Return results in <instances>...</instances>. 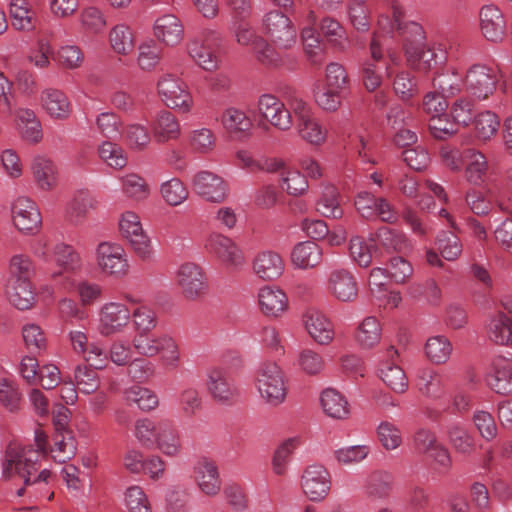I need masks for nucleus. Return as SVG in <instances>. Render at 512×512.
<instances>
[{
	"mask_svg": "<svg viewBox=\"0 0 512 512\" xmlns=\"http://www.w3.org/2000/svg\"><path fill=\"white\" fill-rule=\"evenodd\" d=\"M393 486V475L387 471L377 470L367 477L364 490L369 499L383 500L391 495Z\"/></svg>",
	"mask_w": 512,
	"mask_h": 512,
	"instance_id": "29",
	"label": "nucleus"
},
{
	"mask_svg": "<svg viewBox=\"0 0 512 512\" xmlns=\"http://www.w3.org/2000/svg\"><path fill=\"white\" fill-rule=\"evenodd\" d=\"M55 262L65 272H76L80 270L82 261L79 253L71 246L65 243H58L54 250Z\"/></svg>",
	"mask_w": 512,
	"mask_h": 512,
	"instance_id": "40",
	"label": "nucleus"
},
{
	"mask_svg": "<svg viewBox=\"0 0 512 512\" xmlns=\"http://www.w3.org/2000/svg\"><path fill=\"white\" fill-rule=\"evenodd\" d=\"M110 42L112 48L119 54L126 55L134 48L132 32L126 25H117L112 29Z\"/></svg>",
	"mask_w": 512,
	"mask_h": 512,
	"instance_id": "53",
	"label": "nucleus"
},
{
	"mask_svg": "<svg viewBox=\"0 0 512 512\" xmlns=\"http://www.w3.org/2000/svg\"><path fill=\"white\" fill-rule=\"evenodd\" d=\"M321 405L326 413L334 419H346L350 414V407L346 398L335 389L328 388L322 392Z\"/></svg>",
	"mask_w": 512,
	"mask_h": 512,
	"instance_id": "32",
	"label": "nucleus"
},
{
	"mask_svg": "<svg viewBox=\"0 0 512 512\" xmlns=\"http://www.w3.org/2000/svg\"><path fill=\"white\" fill-rule=\"evenodd\" d=\"M193 186L195 191L211 202H223L227 197V184L218 175L201 171L194 176Z\"/></svg>",
	"mask_w": 512,
	"mask_h": 512,
	"instance_id": "15",
	"label": "nucleus"
},
{
	"mask_svg": "<svg viewBox=\"0 0 512 512\" xmlns=\"http://www.w3.org/2000/svg\"><path fill=\"white\" fill-rule=\"evenodd\" d=\"M387 357L390 361L380 364L379 376L381 380L394 392L404 393L408 388V380L403 369L395 364V358L398 357V351L394 346L387 349Z\"/></svg>",
	"mask_w": 512,
	"mask_h": 512,
	"instance_id": "20",
	"label": "nucleus"
},
{
	"mask_svg": "<svg viewBox=\"0 0 512 512\" xmlns=\"http://www.w3.org/2000/svg\"><path fill=\"white\" fill-rule=\"evenodd\" d=\"M42 102L47 113L54 118H66L70 113V103L60 90H45L42 94Z\"/></svg>",
	"mask_w": 512,
	"mask_h": 512,
	"instance_id": "36",
	"label": "nucleus"
},
{
	"mask_svg": "<svg viewBox=\"0 0 512 512\" xmlns=\"http://www.w3.org/2000/svg\"><path fill=\"white\" fill-rule=\"evenodd\" d=\"M257 388L261 397L270 405L278 406L287 395L283 372L273 362L260 366L257 374Z\"/></svg>",
	"mask_w": 512,
	"mask_h": 512,
	"instance_id": "2",
	"label": "nucleus"
},
{
	"mask_svg": "<svg viewBox=\"0 0 512 512\" xmlns=\"http://www.w3.org/2000/svg\"><path fill=\"white\" fill-rule=\"evenodd\" d=\"M488 335L491 341L498 345L512 344V320L504 312L495 313L488 325Z\"/></svg>",
	"mask_w": 512,
	"mask_h": 512,
	"instance_id": "33",
	"label": "nucleus"
},
{
	"mask_svg": "<svg viewBox=\"0 0 512 512\" xmlns=\"http://www.w3.org/2000/svg\"><path fill=\"white\" fill-rule=\"evenodd\" d=\"M479 17L482 35L490 42H501L506 34V21L501 10L494 5H485Z\"/></svg>",
	"mask_w": 512,
	"mask_h": 512,
	"instance_id": "16",
	"label": "nucleus"
},
{
	"mask_svg": "<svg viewBox=\"0 0 512 512\" xmlns=\"http://www.w3.org/2000/svg\"><path fill=\"white\" fill-rule=\"evenodd\" d=\"M8 297L12 305L19 310H28L36 302L35 292L29 279H11L8 287Z\"/></svg>",
	"mask_w": 512,
	"mask_h": 512,
	"instance_id": "30",
	"label": "nucleus"
},
{
	"mask_svg": "<svg viewBox=\"0 0 512 512\" xmlns=\"http://www.w3.org/2000/svg\"><path fill=\"white\" fill-rule=\"evenodd\" d=\"M161 194L171 206H177L188 197V191L178 178H172L161 185Z\"/></svg>",
	"mask_w": 512,
	"mask_h": 512,
	"instance_id": "57",
	"label": "nucleus"
},
{
	"mask_svg": "<svg viewBox=\"0 0 512 512\" xmlns=\"http://www.w3.org/2000/svg\"><path fill=\"white\" fill-rule=\"evenodd\" d=\"M97 262L102 271L111 275H124L128 269L123 249L116 244L102 242L97 247Z\"/></svg>",
	"mask_w": 512,
	"mask_h": 512,
	"instance_id": "17",
	"label": "nucleus"
},
{
	"mask_svg": "<svg viewBox=\"0 0 512 512\" xmlns=\"http://www.w3.org/2000/svg\"><path fill=\"white\" fill-rule=\"evenodd\" d=\"M474 126L476 136L481 140H488L497 133L500 120L494 112L484 111L474 118Z\"/></svg>",
	"mask_w": 512,
	"mask_h": 512,
	"instance_id": "49",
	"label": "nucleus"
},
{
	"mask_svg": "<svg viewBox=\"0 0 512 512\" xmlns=\"http://www.w3.org/2000/svg\"><path fill=\"white\" fill-rule=\"evenodd\" d=\"M406 61L408 65L419 72H429L445 61V54L441 49L427 47L426 42L420 47L407 49Z\"/></svg>",
	"mask_w": 512,
	"mask_h": 512,
	"instance_id": "18",
	"label": "nucleus"
},
{
	"mask_svg": "<svg viewBox=\"0 0 512 512\" xmlns=\"http://www.w3.org/2000/svg\"><path fill=\"white\" fill-rule=\"evenodd\" d=\"M467 91L478 99H486L496 88L494 71L486 65L471 66L465 76Z\"/></svg>",
	"mask_w": 512,
	"mask_h": 512,
	"instance_id": "11",
	"label": "nucleus"
},
{
	"mask_svg": "<svg viewBox=\"0 0 512 512\" xmlns=\"http://www.w3.org/2000/svg\"><path fill=\"white\" fill-rule=\"evenodd\" d=\"M12 25L18 30H32L35 22L27 0H12L10 3Z\"/></svg>",
	"mask_w": 512,
	"mask_h": 512,
	"instance_id": "42",
	"label": "nucleus"
},
{
	"mask_svg": "<svg viewBox=\"0 0 512 512\" xmlns=\"http://www.w3.org/2000/svg\"><path fill=\"white\" fill-rule=\"evenodd\" d=\"M195 477L203 493L208 496H214L219 493L221 481L218 468L213 461L206 458L199 460L195 466Z\"/></svg>",
	"mask_w": 512,
	"mask_h": 512,
	"instance_id": "27",
	"label": "nucleus"
},
{
	"mask_svg": "<svg viewBox=\"0 0 512 512\" xmlns=\"http://www.w3.org/2000/svg\"><path fill=\"white\" fill-rule=\"evenodd\" d=\"M77 446L76 440L72 432L66 434H55L54 448L51 450L55 452L54 460L58 463H65L76 454Z\"/></svg>",
	"mask_w": 512,
	"mask_h": 512,
	"instance_id": "51",
	"label": "nucleus"
},
{
	"mask_svg": "<svg viewBox=\"0 0 512 512\" xmlns=\"http://www.w3.org/2000/svg\"><path fill=\"white\" fill-rule=\"evenodd\" d=\"M488 165L485 156L480 153L473 154V160L467 165L465 176L469 183L480 185L484 182Z\"/></svg>",
	"mask_w": 512,
	"mask_h": 512,
	"instance_id": "62",
	"label": "nucleus"
},
{
	"mask_svg": "<svg viewBox=\"0 0 512 512\" xmlns=\"http://www.w3.org/2000/svg\"><path fill=\"white\" fill-rule=\"evenodd\" d=\"M322 250L314 241L298 243L291 254L292 262L302 269L312 268L321 262Z\"/></svg>",
	"mask_w": 512,
	"mask_h": 512,
	"instance_id": "31",
	"label": "nucleus"
},
{
	"mask_svg": "<svg viewBox=\"0 0 512 512\" xmlns=\"http://www.w3.org/2000/svg\"><path fill=\"white\" fill-rule=\"evenodd\" d=\"M303 318L307 332L318 344L328 345L333 340V325L322 312L310 309Z\"/></svg>",
	"mask_w": 512,
	"mask_h": 512,
	"instance_id": "23",
	"label": "nucleus"
},
{
	"mask_svg": "<svg viewBox=\"0 0 512 512\" xmlns=\"http://www.w3.org/2000/svg\"><path fill=\"white\" fill-rule=\"evenodd\" d=\"M222 123L230 132H246L250 130L252 123L244 112L230 108L222 115Z\"/></svg>",
	"mask_w": 512,
	"mask_h": 512,
	"instance_id": "59",
	"label": "nucleus"
},
{
	"mask_svg": "<svg viewBox=\"0 0 512 512\" xmlns=\"http://www.w3.org/2000/svg\"><path fill=\"white\" fill-rule=\"evenodd\" d=\"M207 388L213 399L221 403H232L238 396L233 379L229 372L222 368L210 370Z\"/></svg>",
	"mask_w": 512,
	"mask_h": 512,
	"instance_id": "14",
	"label": "nucleus"
},
{
	"mask_svg": "<svg viewBox=\"0 0 512 512\" xmlns=\"http://www.w3.org/2000/svg\"><path fill=\"white\" fill-rule=\"evenodd\" d=\"M358 343L364 348H371L381 339V326L375 317L365 318L356 333Z\"/></svg>",
	"mask_w": 512,
	"mask_h": 512,
	"instance_id": "43",
	"label": "nucleus"
},
{
	"mask_svg": "<svg viewBox=\"0 0 512 512\" xmlns=\"http://www.w3.org/2000/svg\"><path fill=\"white\" fill-rule=\"evenodd\" d=\"M157 88L167 107L179 109L182 112L190 110L192 97L180 78L173 74H165L159 79Z\"/></svg>",
	"mask_w": 512,
	"mask_h": 512,
	"instance_id": "6",
	"label": "nucleus"
},
{
	"mask_svg": "<svg viewBox=\"0 0 512 512\" xmlns=\"http://www.w3.org/2000/svg\"><path fill=\"white\" fill-rule=\"evenodd\" d=\"M487 382L497 394H512V362L504 357L495 358Z\"/></svg>",
	"mask_w": 512,
	"mask_h": 512,
	"instance_id": "24",
	"label": "nucleus"
},
{
	"mask_svg": "<svg viewBox=\"0 0 512 512\" xmlns=\"http://www.w3.org/2000/svg\"><path fill=\"white\" fill-rule=\"evenodd\" d=\"M234 32L239 44L252 47L257 60L266 66L280 67L284 65V59L267 40L258 36L246 24H235Z\"/></svg>",
	"mask_w": 512,
	"mask_h": 512,
	"instance_id": "4",
	"label": "nucleus"
},
{
	"mask_svg": "<svg viewBox=\"0 0 512 512\" xmlns=\"http://www.w3.org/2000/svg\"><path fill=\"white\" fill-rule=\"evenodd\" d=\"M94 368L84 366H77L74 373V378L78 389L85 393L90 394L96 391L99 387L97 369H101V364H91Z\"/></svg>",
	"mask_w": 512,
	"mask_h": 512,
	"instance_id": "46",
	"label": "nucleus"
},
{
	"mask_svg": "<svg viewBox=\"0 0 512 512\" xmlns=\"http://www.w3.org/2000/svg\"><path fill=\"white\" fill-rule=\"evenodd\" d=\"M153 29L155 37L169 46L180 43L184 34L181 21L172 14H165L157 18Z\"/></svg>",
	"mask_w": 512,
	"mask_h": 512,
	"instance_id": "25",
	"label": "nucleus"
},
{
	"mask_svg": "<svg viewBox=\"0 0 512 512\" xmlns=\"http://www.w3.org/2000/svg\"><path fill=\"white\" fill-rule=\"evenodd\" d=\"M448 436L451 445L458 453L468 455L475 448L473 437L462 427H451Z\"/></svg>",
	"mask_w": 512,
	"mask_h": 512,
	"instance_id": "58",
	"label": "nucleus"
},
{
	"mask_svg": "<svg viewBox=\"0 0 512 512\" xmlns=\"http://www.w3.org/2000/svg\"><path fill=\"white\" fill-rule=\"evenodd\" d=\"M428 127L431 135L439 140H446L458 131L456 122L453 118L450 120L447 113H444L443 116L430 117Z\"/></svg>",
	"mask_w": 512,
	"mask_h": 512,
	"instance_id": "52",
	"label": "nucleus"
},
{
	"mask_svg": "<svg viewBox=\"0 0 512 512\" xmlns=\"http://www.w3.org/2000/svg\"><path fill=\"white\" fill-rule=\"evenodd\" d=\"M258 109L264 119L274 127L286 131L293 124L291 112L285 104L271 94H264L259 97Z\"/></svg>",
	"mask_w": 512,
	"mask_h": 512,
	"instance_id": "12",
	"label": "nucleus"
},
{
	"mask_svg": "<svg viewBox=\"0 0 512 512\" xmlns=\"http://www.w3.org/2000/svg\"><path fill=\"white\" fill-rule=\"evenodd\" d=\"M433 87L444 97H453L461 91L462 77L455 72H442L433 78Z\"/></svg>",
	"mask_w": 512,
	"mask_h": 512,
	"instance_id": "45",
	"label": "nucleus"
},
{
	"mask_svg": "<svg viewBox=\"0 0 512 512\" xmlns=\"http://www.w3.org/2000/svg\"><path fill=\"white\" fill-rule=\"evenodd\" d=\"M437 249L446 260H456L462 253V244L456 234L450 231H442L436 240Z\"/></svg>",
	"mask_w": 512,
	"mask_h": 512,
	"instance_id": "47",
	"label": "nucleus"
},
{
	"mask_svg": "<svg viewBox=\"0 0 512 512\" xmlns=\"http://www.w3.org/2000/svg\"><path fill=\"white\" fill-rule=\"evenodd\" d=\"M366 0H353L349 5L348 13L352 26L359 32L370 29L369 9Z\"/></svg>",
	"mask_w": 512,
	"mask_h": 512,
	"instance_id": "56",
	"label": "nucleus"
},
{
	"mask_svg": "<svg viewBox=\"0 0 512 512\" xmlns=\"http://www.w3.org/2000/svg\"><path fill=\"white\" fill-rule=\"evenodd\" d=\"M31 168L34 179L41 189L48 190L55 185V166L50 160L36 157Z\"/></svg>",
	"mask_w": 512,
	"mask_h": 512,
	"instance_id": "41",
	"label": "nucleus"
},
{
	"mask_svg": "<svg viewBox=\"0 0 512 512\" xmlns=\"http://www.w3.org/2000/svg\"><path fill=\"white\" fill-rule=\"evenodd\" d=\"M125 501L130 512H151L147 496L139 486H132L127 489Z\"/></svg>",
	"mask_w": 512,
	"mask_h": 512,
	"instance_id": "64",
	"label": "nucleus"
},
{
	"mask_svg": "<svg viewBox=\"0 0 512 512\" xmlns=\"http://www.w3.org/2000/svg\"><path fill=\"white\" fill-rule=\"evenodd\" d=\"M206 246L227 266L238 267L244 262L240 249L230 238L222 234L210 235Z\"/></svg>",
	"mask_w": 512,
	"mask_h": 512,
	"instance_id": "19",
	"label": "nucleus"
},
{
	"mask_svg": "<svg viewBox=\"0 0 512 512\" xmlns=\"http://www.w3.org/2000/svg\"><path fill=\"white\" fill-rule=\"evenodd\" d=\"M153 133L158 143L177 139L180 135V126L176 117L167 110L159 112L153 125Z\"/></svg>",
	"mask_w": 512,
	"mask_h": 512,
	"instance_id": "34",
	"label": "nucleus"
},
{
	"mask_svg": "<svg viewBox=\"0 0 512 512\" xmlns=\"http://www.w3.org/2000/svg\"><path fill=\"white\" fill-rule=\"evenodd\" d=\"M131 318V311L126 305L117 302L106 303L100 310L102 334L120 332Z\"/></svg>",
	"mask_w": 512,
	"mask_h": 512,
	"instance_id": "21",
	"label": "nucleus"
},
{
	"mask_svg": "<svg viewBox=\"0 0 512 512\" xmlns=\"http://www.w3.org/2000/svg\"><path fill=\"white\" fill-rule=\"evenodd\" d=\"M320 30L334 47L344 49L345 30L336 19L329 16L324 17L320 22Z\"/></svg>",
	"mask_w": 512,
	"mask_h": 512,
	"instance_id": "54",
	"label": "nucleus"
},
{
	"mask_svg": "<svg viewBox=\"0 0 512 512\" xmlns=\"http://www.w3.org/2000/svg\"><path fill=\"white\" fill-rule=\"evenodd\" d=\"M253 269L261 279L275 280L282 275L284 263L278 253L263 251L255 257Z\"/></svg>",
	"mask_w": 512,
	"mask_h": 512,
	"instance_id": "28",
	"label": "nucleus"
},
{
	"mask_svg": "<svg viewBox=\"0 0 512 512\" xmlns=\"http://www.w3.org/2000/svg\"><path fill=\"white\" fill-rule=\"evenodd\" d=\"M376 241L388 253H403L409 248V243L405 235L387 226H382L377 230Z\"/></svg>",
	"mask_w": 512,
	"mask_h": 512,
	"instance_id": "37",
	"label": "nucleus"
},
{
	"mask_svg": "<svg viewBox=\"0 0 512 512\" xmlns=\"http://www.w3.org/2000/svg\"><path fill=\"white\" fill-rule=\"evenodd\" d=\"M301 487L311 501H321L327 497L331 489L330 473L320 464L310 465L302 474Z\"/></svg>",
	"mask_w": 512,
	"mask_h": 512,
	"instance_id": "9",
	"label": "nucleus"
},
{
	"mask_svg": "<svg viewBox=\"0 0 512 512\" xmlns=\"http://www.w3.org/2000/svg\"><path fill=\"white\" fill-rule=\"evenodd\" d=\"M263 31L279 49H290L296 43L297 30L292 21L280 11H270L264 16Z\"/></svg>",
	"mask_w": 512,
	"mask_h": 512,
	"instance_id": "3",
	"label": "nucleus"
},
{
	"mask_svg": "<svg viewBox=\"0 0 512 512\" xmlns=\"http://www.w3.org/2000/svg\"><path fill=\"white\" fill-rule=\"evenodd\" d=\"M177 284L187 300H198L208 292L206 275L201 267L194 263H185L180 266L177 272Z\"/></svg>",
	"mask_w": 512,
	"mask_h": 512,
	"instance_id": "7",
	"label": "nucleus"
},
{
	"mask_svg": "<svg viewBox=\"0 0 512 512\" xmlns=\"http://www.w3.org/2000/svg\"><path fill=\"white\" fill-rule=\"evenodd\" d=\"M99 156L112 168L121 169L127 163L123 150L110 141L104 142L99 147Z\"/></svg>",
	"mask_w": 512,
	"mask_h": 512,
	"instance_id": "63",
	"label": "nucleus"
},
{
	"mask_svg": "<svg viewBox=\"0 0 512 512\" xmlns=\"http://www.w3.org/2000/svg\"><path fill=\"white\" fill-rule=\"evenodd\" d=\"M40 469V453L31 446H21L20 443L11 442L6 449L3 462V476L7 479L18 477L23 486L16 490L18 497L27 496L31 502L47 497L51 500L53 492L49 493L48 479L51 472Z\"/></svg>",
	"mask_w": 512,
	"mask_h": 512,
	"instance_id": "1",
	"label": "nucleus"
},
{
	"mask_svg": "<svg viewBox=\"0 0 512 512\" xmlns=\"http://www.w3.org/2000/svg\"><path fill=\"white\" fill-rule=\"evenodd\" d=\"M134 349L141 355L153 357L162 353L169 364H174L179 359L178 348L172 337L163 334L159 337H151L150 332L136 334L132 340Z\"/></svg>",
	"mask_w": 512,
	"mask_h": 512,
	"instance_id": "5",
	"label": "nucleus"
},
{
	"mask_svg": "<svg viewBox=\"0 0 512 512\" xmlns=\"http://www.w3.org/2000/svg\"><path fill=\"white\" fill-rule=\"evenodd\" d=\"M328 289L338 300L343 302H352L358 295L357 282L351 272L346 269H337L331 272Z\"/></svg>",
	"mask_w": 512,
	"mask_h": 512,
	"instance_id": "22",
	"label": "nucleus"
},
{
	"mask_svg": "<svg viewBox=\"0 0 512 512\" xmlns=\"http://www.w3.org/2000/svg\"><path fill=\"white\" fill-rule=\"evenodd\" d=\"M258 302L261 311L268 317H279L288 308V298L279 288L265 286L260 289Z\"/></svg>",
	"mask_w": 512,
	"mask_h": 512,
	"instance_id": "26",
	"label": "nucleus"
},
{
	"mask_svg": "<svg viewBox=\"0 0 512 512\" xmlns=\"http://www.w3.org/2000/svg\"><path fill=\"white\" fill-rule=\"evenodd\" d=\"M418 387L427 397L438 398L443 394V379L438 373L426 369L418 376Z\"/></svg>",
	"mask_w": 512,
	"mask_h": 512,
	"instance_id": "50",
	"label": "nucleus"
},
{
	"mask_svg": "<svg viewBox=\"0 0 512 512\" xmlns=\"http://www.w3.org/2000/svg\"><path fill=\"white\" fill-rule=\"evenodd\" d=\"M15 227L24 234H36L41 227L42 218L35 202L27 197H18L11 206Z\"/></svg>",
	"mask_w": 512,
	"mask_h": 512,
	"instance_id": "8",
	"label": "nucleus"
},
{
	"mask_svg": "<svg viewBox=\"0 0 512 512\" xmlns=\"http://www.w3.org/2000/svg\"><path fill=\"white\" fill-rule=\"evenodd\" d=\"M157 439V447L165 455L176 456L180 452V438L170 421L163 420L158 422Z\"/></svg>",
	"mask_w": 512,
	"mask_h": 512,
	"instance_id": "35",
	"label": "nucleus"
},
{
	"mask_svg": "<svg viewBox=\"0 0 512 512\" xmlns=\"http://www.w3.org/2000/svg\"><path fill=\"white\" fill-rule=\"evenodd\" d=\"M120 231L132 246L135 253L143 260L150 258L152 249L148 236L143 232L139 217L133 212L122 215Z\"/></svg>",
	"mask_w": 512,
	"mask_h": 512,
	"instance_id": "10",
	"label": "nucleus"
},
{
	"mask_svg": "<svg viewBox=\"0 0 512 512\" xmlns=\"http://www.w3.org/2000/svg\"><path fill=\"white\" fill-rule=\"evenodd\" d=\"M188 53L204 70L212 71L217 67V57L209 47L199 40H193L188 44Z\"/></svg>",
	"mask_w": 512,
	"mask_h": 512,
	"instance_id": "48",
	"label": "nucleus"
},
{
	"mask_svg": "<svg viewBox=\"0 0 512 512\" xmlns=\"http://www.w3.org/2000/svg\"><path fill=\"white\" fill-rule=\"evenodd\" d=\"M158 423H154L150 419H141L136 422L135 435L139 442L147 447L152 448L157 445Z\"/></svg>",
	"mask_w": 512,
	"mask_h": 512,
	"instance_id": "61",
	"label": "nucleus"
},
{
	"mask_svg": "<svg viewBox=\"0 0 512 512\" xmlns=\"http://www.w3.org/2000/svg\"><path fill=\"white\" fill-rule=\"evenodd\" d=\"M393 22L392 29H395L402 38L403 49L407 55L409 47L417 48L426 42V34L423 27L414 21H404L403 11L397 5L392 6Z\"/></svg>",
	"mask_w": 512,
	"mask_h": 512,
	"instance_id": "13",
	"label": "nucleus"
},
{
	"mask_svg": "<svg viewBox=\"0 0 512 512\" xmlns=\"http://www.w3.org/2000/svg\"><path fill=\"white\" fill-rule=\"evenodd\" d=\"M125 399L129 405L135 404L143 411H150L158 405V397L152 391L137 385L125 391Z\"/></svg>",
	"mask_w": 512,
	"mask_h": 512,
	"instance_id": "44",
	"label": "nucleus"
},
{
	"mask_svg": "<svg viewBox=\"0 0 512 512\" xmlns=\"http://www.w3.org/2000/svg\"><path fill=\"white\" fill-rule=\"evenodd\" d=\"M452 344L442 335L430 337L425 344V353L428 359L435 364H444L452 353Z\"/></svg>",
	"mask_w": 512,
	"mask_h": 512,
	"instance_id": "39",
	"label": "nucleus"
},
{
	"mask_svg": "<svg viewBox=\"0 0 512 512\" xmlns=\"http://www.w3.org/2000/svg\"><path fill=\"white\" fill-rule=\"evenodd\" d=\"M21 394L18 387L8 379L0 381V403L10 412L20 408Z\"/></svg>",
	"mask_w": 512,
	"mask_h": 512,
	"instance_id": "60",
	"label": "nucleus"
},
{
	"mask_svg": "<svg viewBox=\"0 0 512 512\" xmlns=\"http://www.w3.org/2000/svg\"><path fill=\"white\" fill-rule=\"evenodd\" d=\"M465 202L470 211L477 216H487L493 210L492 201L483 191L475 188L466 192Z\"/></svg>",
	"mask_w": 512,
	"mask_h": 512,
	"instance_id": "55",
	"label": "nucleus"
},
{
	"mask_svg": "<svg viewBox=\"0 0 512 512\" xmlns=\"http://www.w3.org/2000/svg\"><path fill=\"white\" fill-rule=\"evenodd\" d=\"M317 211L326 218L339 219L343 210L339 203V192L335 186H325L322 196L317 202Z\"/></svg>",
	"mask_w": 512,
	"mask_h": 512,
	"instance_id": "38",
	"label": "nucleus"
}]
</instances>
